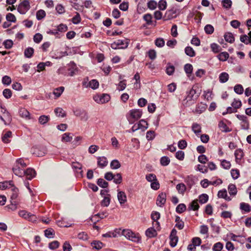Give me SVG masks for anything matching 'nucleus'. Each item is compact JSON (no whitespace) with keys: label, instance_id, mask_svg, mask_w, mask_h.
<instances>
[{"label":"nucleus","instance_id":"nucleus-45","mask_svg":"<svg viewBox=\"0 0 251 251\" xmlns=\"http://www.w3.org/2000/svg\"><path fill=\"white\" fill-rule=\"evenodd\" d=\"M232 107H234L236 109H237L241 107L242 105V102L240 100L234 99L231 103Z\"/></svg>","mask_w":251,"mask_h":251},{"label":"nucleus","instance_id":"nucleus-5","mask_svg":"<svg viewBox=\"0 0 251 251\" xmlns=\"http://www.w3.org/2000/svg\"><path fill=\"white\" fill-rule=\"evenodd\" d=\"M109 95L106 94H97L94 96V100L99 104H103L107 102L110 100Z\"/></svg>","mask_w":251,"mask_h":251},{"label":"nucleus","instance_id":"nucleus-4","mask_svg":"<svg viewBox=\"0 0 251 251\" xmlns=\"http://www.w3.org/2000/svg\"><path fill=\"white\" fill-rule=\"evenodd\" d=\"M131 235L134 234L133 232L129 229H123L122 228H117L113 231H110L102 235Z\"/></svg>","mask_w":251,"mask_h":251},{"label":"nucleus","instance_id":"nucleus-14","mask_svg":"<svg viewBox=\"0 0 251 251\" xmlns=\"http://www.w3.org/2000/svg\"><path fill=\"white\" fill-rule=\"evenodd\" d=\"M12 138V132L7 131L4 132L2 136V141L4 143H8L11 141Z\"/></svg>","mask_w":251,"mask_h":251},{"label":"nucleus","instance_id":"nucleus-12","mask_svg":"<svg viewBox=\"0 0 251 251\" xmlns=\"http://www.w3.org/2000/svg\"><path fill=\"white\" fill-rule=\"evenodd\" d=\"M166 201V195L165 193H161L159 194L156 200V204L159 206H162L165 204Z\"/></svg>","mask_w":251,"mask_h":251},{"label":"nucleus","instance_id":"nucleus-10","mask_svg":"<svg viewBox=\"0 0 251 251\" xmlns=\"http://www.w3.org/2000/svg\"><path fill=\"white\" fill-rule=\"evenodd\" d=\"M47 150L44 147H35L32 149L31 152L38 157L43 156L47 153Z\"/></svg>","mask_w":251,"mask_h":251},{"label":"nucleus","instance_id":"nucleus-25","mask_svg":"<svg viewBox=\"0 0 251 251\" xmlns=\"http://www.w3.org/2000/svg\"><path fill=\"white\" fill-rule=\"evenodd\" d=\"M193 66L190 64H186L185 65L184 70L188 77H190L193 72Z\"/></svg>","mask_w":251,"mask_h":251},{"label":"nucleus","instance_id":"nucleus-59","mask_svg":"<svg viewBox=\"0 0 251 251\" xmlns=\"http://www.w3.org/2000/svg\"><path fill=\"white\" fill-rule=\"evenodd\" d=\"M191 209L193 210H197L199 208V205L198 202V200L193 201L190 204V207Z\"/></svg>","mask_w":251,"mask_h":251},{"label":"nucleus","instance_id":"nucleus-51","mask_svg":"<svg viewBox=\"0 0 251 251\" xmlns=\"http://www.w3.org/2000/svg\"><path fill=\"white\" fill-rule=\"evenodd\" d=\"M76 15L72 18V21L74 24H78L81 21V17L79 14L77 12H75Z\"/></svg>","mask_w":251,"mask_h":251},{"label":"nucleus","instance_id":"nucleus-9","mask_svg":"<svg viewBox=\"0 0 251 251\" xmlns=\"http://www.w3.org/2000/svg\"><path fill=\"white\" fill-rule=\"evenodd\" d=\"M83 86L86 88H91L93 89H96L99 87V83L96 79H92L88 81V79H85L83 83Z\"/></svg>","mask_w":251,"mask_h":251},{"label":"nucleus","instance_id":"nucleus-16","mask_svg":"<svg viewBox=\"0 0 251 251\" xmlns=\"http://www.w3.org/2000/svg\"><path fill=\"white\" fill-rule=\"evenodd\" d=\"M218 197L220 198H223L227 201H230L231 200V198L227 196L226 189L220 190L218 193Z\"/></svg>","mask_w":251,"mask_h":251},{"label":"nucleus","instance_id":"nucleus-41","mask_svg":"<svg viewBox=\"0 0 251 251\" xmlns=\"http://www.w3.org/2000/svg\"><path fill=\"white\" fill-rule=\"evenodd\" d=\"M110 167L112 169H118L121 167V164L118 160H112L110 163Z\"/></svg>","mask_w":251,"mask_h":251},{"label":"nucleus","instance_id":"nucleus-40","mask_svg":"<svg viewBox=\"0 0 251 251\" xmlns=\"http://www.w3.org/2000/svg\"><path fill=\"white\" fill-rule=\"evenodd\" d=\"M185 53L190 57L195 56V52L191 47H187L185 49Z\"/></svg>","mask_w":251,"mask_h":251},{"label":"nucleus","instance_id":"nucleus-56","mask_svg":"<svg viewBox=\"0 0 251 251\" xmlns=\"http://www.w3.org/2000/svg\"><path fill=\"white\" fill-rule=\"evenodd\" d=\"M170 162V159L167 156H163L160 159V163L162 166H167L168 165Z\"/></svg>","mask_w":251,"mask_h":251},{"label":"nucleus","instance_id":"nucleus-38","mask_svg":"<svg viewBox=\"0 0 251 251\" xmlns=\"http://www.w3.org/2000/svg\"><path fill=\"white\" fill-rule=\"evenodd\" d=\"M60 243L57 241H53L49 244V248L51 250H54L58 248Z\"/></svg>","mask_w":251,"mask_h":251},{"label":"nucleus","instance_id":"nucleus-48","mask_svg":"<svg viewBox=\"0 0 251 251\" xmlns=\"http://www.w3.org/2000/svg\"><path fill=\"white\" fill-rule=\"evenodd\" d=\"M170 246L174 248L176 246L177 242H178V237L177 236H170Z\"/></svg>","mask_w":251,"mask_h":251},{"label":"nucleus","instance_id":"nucleus-21","mask_svg":"<svg viewBox=\"0 0 251 251\" xmlns=\"http://www.w3.org/2000/svg\"><path fill=\"white\" fill-rule=\"evenodd\" d=\"M228 191L229 194L231 196H235L237 193V190L235 185L233 184H230L228 186Z\"/></svg>","mask_w":251,"mask_h":251},{"label":"nucleus","instance_id":"nucleus-7","mask_svg":"<svg viewBox=\"0 0 251 251\" xmlns=\"http://www.w3.org/2000/svg\"><path fill=\"white\" fill-rule=\"evenodd\" d=\"M30 8L29 2L27 0H25L19 4L18 7V11L20 14H25L29 10Z\"/></svg>","mask_w":251,"mask_h":251},{"label":"nucleus","instance_id":"nucleus-57","mask_svg":"<svg viewBox=\"0 0 251 251\" xmlns=\"http://www.w3.org/2000/svg\"><path fill=\"white\" fill-rule=\"evenodd\" d=\"M128 240L135 243H139L141 241V236H125Z\"/></svg>","mask_w":251,"mask_h":251},{"label":"nucleus","instance_id":"nucleus-37","mask_svg":"<svg viewBox=\"0 0 251 251\" xmlns=\"http://www.w3.org/2000/svg\"><path fill=\"white\" fill-rule=\"evenodd\" d=\"M110 202V196L107 195L104 196L103 199L101 202V205L102 206H108L109 205Z\"/></svg>","mask_w":251,"mask_h":251},{"label":"nucleus","instance_id":"nucleus-55","mask_svg":"<svg viewBox=\"0 0 251 251\" xmlns=\"http://www.w3.org/2000/svg\"><path fill=\"white\" fill-rule=\"evenodd\" d=\"M155 45L159 48L163 47L165 45V41L163 38H157L155 40Z\"/></svg>","mask_w":251,"mask_h":251},{"label":"nucleus","instance_id":"nucleus-53","mask_svg":"<svg viewBox=\"0 0 251 251\" xmlns=\"http://www.w3.org/2000/svg\"><path fill=\"white\" fill-rule=\"evenodd\" d=\"M113 181L116 184H120L122 181V177L120 173H117L115 176H114Z\"/></svg>","mask_w":251,"mask_h":251},{"label":"nucleus","instance_id":"nucleus-1","mask_svg":"<svg viewBox=\"0 0 251 251\" xmlns=\"http://www.w3.org/2000/svg\"><path fill=\"white\" fill-rule=\"evenodd\" d=\"M19 165H21L22 168H25L27 166V163L23 158L17 159L12 168L13 172L15 175L19 177L26 176L28 179H31L35 177L36 173L33 169L28 168L25 171L23 169H20Z\"/></svg>","mask_w":251,"mask_h":251},{"label":"nucleus","instance_id":"nucleus-33","mask_svg":"<svg viewBox=\"0 0 251 251\" xmlns=\"http://www.w3.org/2000/svg\"><path fill=\"white\" fill-rule=\"evenodd\" d=\"M218 126L222 131L229 132L230 131L229 128L227 127L226 123L221 121L219 122Z\"/></svg>","mask_w":251,"mask_h":251},{"label":"nucleus","instance_id":"nucleus-62","mask_svg":"<svg viewBox=\"0 0 251 251\" xmlns=\"http://www.w3.org/2000/svg\"><path fill=\"white\" fill-rule=\"evenodd\" d=\"M155 132L153 131L150 130L147 131L146 134V138L148 140H152L155 137Z\"/></svg>","mask_w":251,"mask_h":251},{"label":"nucleus","instance_id":"nucleus-54","mask_svg":"<svg viewBox=\"0 0 251 251\" xmlns=\"http://www.w3.org/2000/svg\"><path fill=\"white\" fill-rule=\"evenodd\" d=\"M221 166L225 169H229L231 167V163L229 161L225 159L221 161Z\"/></svg>","mask_w":251,"mask_h":251},{"label":"nucleus","instance_id":"nucleus-42","mask_svg":"<svg viewBox=\"0 0 251 251\" xmlns=\"http://www.w3.org/2000/svg\"><path fill=\"white\" fill-rule=\"evenodd\" d=\"M97 184L99 186H100L102 188H105L107 187V186L108 185V182H107L105 180H104L102 178L98 179V181H97Z\"/></svg>","mask_w":251,"mask_h":251},{"label":"nucleus","instance_id":"nucleus-35","mask_svg":"<svg viewBox=\"0 0 251 251\" xmlns=\"http://www.w3.org/2000/svg\"><path fill=\"white\" fill-rule=\"evenodd\" d=\"M176 188L178 191V193L181 194H183L186 191V187L184 184L179 183L176 185Z\"/></svg>","mask_w":251,"mask_h":251},{"label":"nucleus","instance_id":"nucleus-36","mask_svg":"<svg viewBox=\"0 0 251 251\" xmlns=\"http://www.w3.org/2000/svg\"><path fill=\"white\" fill-rule=\"evenodd\" d=\"M11 190L12 191V194L11 196V199L13 201L16 200L18 197V189L15 187L14 185L12 186Z\"/></svg>","mask_w":251,"mask_h":251},{"label":"nucleus","instance_id":"nucleus-64","mask_svg":"<svg viewBox=\"0 0 251 251\" xmlns=\"http://www.w3.org/2000/svg\"><path fill=\"white\" fill-rule=\"evenodd\" d=\"M3 45L6 49H9L13 46V43L11 40H6L3 42Z\"/></svg>","mask_w":251,"mask_h":251},{"label":"nucleus","instance_id":"nucleus-17","mask_svg":"<svg viewBox=\"0 0 251 251\" xmlns=\"http://www.w3.org/2000/svg\"><path fill=\"white\" fill-rule=\"evenodd\" d=\"M192 130L198 136L201 132V126L200 124L194 123L192 125Z\"/></svg>","mask_w":251,"mask_h":251},{"label":"nucleus","instance_id":"nucleus-60","mask_svg":"<svg viewBox=\"0 0 251 251\" xmlns=\"http://www.w3.org/2000/svg\"><path fill=\"white\" fill-rule=\"evenodd\" d=\"M223 248V245L220 242H218L214 245L212 249L214 251H221Z\"/></svg>","mask_w":251,"mask_h":251},{"label":"nucleus","instance_id":"nucleus-44","mask_svg":"<svg viewBox=\"0 0 251 251\" xmlns=\"http://www.w3.org/2000/svg\"><path fill=\"white\" fill-rule=\"evenodd\" d=\"M46 16V12L43 10H39L36 12V18L38 20L43 19Z\"/></svg>","mask_w":251,"mask_h":251},{"label":"nucleus","instance_id":"nucleus-24","mask_svg":"<svg viewBox=\"0 0 251 251\" xmlns=\"http://www.w3.org/2000/svg\"><path fill=\"white\" fill-rule=\"evenodd\" d=\"M137 124L139 125L140 127L139 129H141L143 131H145L148 128V124L144 120H141Z\"/></svg>","mask_w":251,"mask_h":251},{"label":"nucleus","instance_id":"nucleus-11","mask_svg":"<svg viewBox=\"0 0 251 251\" xmlns=\"http://www.w3.org/2000/svg\"><path fill=\"white\" fill-rule=\"evenodd\" d=\"M234 155L235 157V161L236 163L239 165H242V159L244 155L243 150H242L240 149L235 150L234 152Z\"/></svg>","mask_w":251,"mask_h":251},{"label":"nucleus","instance_id":"nucleus-58","mask_svg":"<svg viewBox=\"0 0 251 251\" xmlns=\"http://www.w3.org/2000/svg\"><path fill=\"white\" fill-rule=\"evenodd\" d=\"M208 200V196L207 194H201L199 197V201L200 203L203 204L206 203Z\"/></svg>","mask_w":251,"mask_h":251},{"label":"nucleus","instance_id":"nucleus-52","mask_svg":"<svg viewBox=\"0 0 251 251\" xmlns=\"http://www.w3.org/2000/svg\"><path fill=\"white\" fill-rule=\"evenodd\" d=\"M126 80H121L118 84L117 89L119 91H123L126 88Z\"/></svg>","mask_w":251,"mask_h":251},{"label":"nucleus","instance_id":"nucleus-13","mask_svg":"<svg viewBox=\"0 0 251 251\" xmlns=\"http://www.w3.org/2000/svg\"><path fill=\"white\" fill-rule=\"evenodd\" d=\"M118 200L122 205L125 203L127 201V197L126 193L123 191H118L117 194Z\"/></svg>","mask_w":251,"mask_h":251},{"label":"nucleus","instance_id":"nucleus-63","mask_svg":"<svg viewBox=\"0 0 251 251\" xmlns=\"http://www.w3.org/2000/svg\"><path fill=\"white\" fill-rule=\"evenodd\" d=\"M146 178L147 181L152 182L154 180H156V176L153 174H149L146 175Z\"/></svg>","mask_w":251,"mask_h":251},{"label":"nucleus","instance_id":"nucleus-26","mask_svg":"<svg viewBox=\"0 0 251 251\" xmlns=\"http://www.w3.org/2000/svg\"><path fill=\"white\" fill-rule=\"evenodd\" d=\"M236 117L237 118L242 121L243 123H244L245 125H246V127H245V129H247L249 128V122L247 120V118L246 116L243 115H237Z\"/></svg>","mask_w":251,"mask_h":251},{"label":"nucleus","instance_id":"nucleus-19","mask_svg":"<svg viewBox=\"0 0 251 251\" xmlns=\"http://www.w3.org/2000/svg\"><path fill=\"white\" fill-rule=\"evenodd\" d=\"M70 68L68 69V75L72 76L75 74L77 69L75 64L74 62L70 63Z\"/></svg>","mask_w":251,"mask_h":251},{"label":"nucleus","instance_id":"nucleus-34","mask_svg":"<svg viewBox=\"0 0 251 251\" xmlns=\"http://www.w3.org/2000/svg\"><path fill=\"white\" fill-rule=\"evenodd\" d=\"M54 112L58 117H64L66 116L65 111L60 107H57L55 109Z\"/></svg>","mask_w":251,"mask_h":251},{"label":"nucleus","instance_id":"nucleus-8","mask_svg":"<svg viewBox=\"0 0 251 251\" xmlns=\"http://www.w3.org/2000/svg\"><path fill=\"white\" fill-rule=\"evenodd\" d=\"M19 215L20 217L32 222H34L36 221V216L35 215L27 212L25 210L20 211Z\"/></svg>","mask_w":251,"mask_h":251},{"label":"nucleus","instance_id":"nucleus-30","mask_svg":"<svg viewBox=\"0 0 251 251\" xmlns=\"http://www.w3.org/2000/svg\"><path fill=\"white\" fill-rule=\"evenodd\" d=\"M217 57L220 61H225L228 58L229 54L226 51H224L219 54Z\"/></svg>","mask_w":251,"mask_h":251},{"label":"nucleus","instance_id":"nucleus-31","mask_svg":"<svg viewBox=\"0 0 251 251\" xmlns=\"http://www.w3.org/2000/svg\"><path fill=\"white\" fill-rule=\"evenodd\" d=\"M50 119V116L46 115H42L38 119L39 123L41 125H45L47 123Z\"/></svg>","mask_w":251,"mask_h":251},{"label":"nucleus","instance_id":"nucleus-3","mask_svg":"<svg viewBox=\"0 0 251 251\" xmlns=\"http://www.w3.org/2000/svg\"><path fill=\"white\" fill-rule=\"evenodd\" d=\"M142 115V111L140 109H131L126 115L127 119L130 124H133L140 119Z\"/></svg>","mask_w":251,"mask_h":251},{"label":"nucleus","instance_id":"nucleus-49","mask_svg":"<svg viewBox=\"0 0 251 251\" xmlns=\"http://www.w3.org/2000/svg\"><path fill=\"white\" fill-rule=\"evenodd\" d=\"M34 52V50L32 48H28L25 50V55L27 58H30Z\"/></svg>","mask_w":251,"mask_h":251},{"label":"nucleus","instance_id":"nucleus-27","mask_svg":"<svg viewBox=\"0 0 251 251\" xmlns=\"http://www.w3.org/2000/svg\"><path fill=\"white\" fill-rule=\"evenodd\" d=\"M229 78V75L226 72L222 73L219 75V81L221 83L226 82Z\"/></svg>","mask_w":251,"mask_h":251},{"label":"nucleus","instance_id":"nucleus-28","mask_svg":"<svg viewBox=\"0 0 251 251\" xmlns=\"http://www.w3.org/2000/svg\"><path fill=\"white\" fill-rule=\"evenodd\" d=\"M240 208L242 211H244L246 212H250L251 210L250 205L247 203L241 202L240 204Z\"/></svg>","mask_w":251,"mask_h":251},{"label":"nucleus","instance_id":"nucleus-23","mask_svg":"<svg viewBox=\"0 0 251 251\" xmlns=\"http://www.w3.org/2000/svg\"><path fill=\"white\" fill-rule=\"evenodd\" d=\"M64 91V87L63 86H60L54 89L53 92V94L56 98H58L61 95Z\"/></svg>","mask_w":251,"mask_h":251},{"label":"nucleus","instance_id":"nucleus-47","mask_svg":"<svg viewBox=\"0 0 251 251\" xmlns=\"http://www.w3.org/2000/svg\"><path fill=\"white\" fill-rule=\"evenodd\" d=\"M210 47L212 51L215 53L219 52L221 50L220 46L216 43L211 44Z\"/></svg>","mask_w":251,"mask_h":251},{"label":"nucleus","instance_id":"nucleus-15","mask_svg":"<svg viewBox=\"0 0 251 251\" xmlns=\"http://www.w3.org/2000/svg\"><path fill=\"white\" fill-rule=\"evenodd\" d=\"M13 181H5L0 182V190H3L7 188H10L13 186Z\"/></svg>","mask_w":251,"mask_h":251},{"label":"nucleus","instance_id":"nucleus-46","mask_svg":"<svg viewBox=\"0 0 251 251\" xmlns=\"http://www.w3.org/2000/svg\"><path fill=\"white\" fill-rule=\"evenodd\" d=\"M18 204V202L17 201H13L11 202L10 204H9L6 206V207L12 210L15 211L17 209V205Z\"/></svg>","mask_w":251,"mask_h":251},{"label":"nucleus","instance_id":"nucleus-50","mask_svg":"<svg viewBox=\"0 0 251 251\" xmlns=\"http://www.w3.org/2000/svg\"><path fill=\"white\" fill-rule=\"evenodd\" d=\"M57 29L59 32H65L68 30V26L66 25L61 24L57 27Z\"/></svg>","mask_w":251,"mask_h":251},{"label":"nucleus","instance_id":"nucleus-20","mask_svg":"<svg viewBox=\"0 0 251 251\" xmlns=\"http://www.w3.org/2000/svg\"><path fill=\"white\" fill-rule=\"evenodd\" d=\"M117 45H118V46L119 47V48L120 49H125L127 48L128 45V42L125 40H118L116 41Z\"/></svg>","mask_w":251,"mask_h":251},{"label":"nucleus","instance_id":"nucleus-29","mask_svg":"<svg viewBox=\"0 0 251 251\" xmlns=\"http://www.w3.org/2000/svg\"><path fill=\"white\" fill-rule=\"evenodd\" d=\"M224 38L225 40L229 43H232L234 41V37L231 33L227 32L225 33Z\"/></svg>","mask_w":251,"mask_h":251},{"label":"nucleus","instance_id":"nucleus-43","mask_svg":"<svg viewBox=\"0 0 251 251\" xmlns=\"http://www.w3.org/2000/svg\"><path fill=\"white\" fill-rule=\"evenodd\" d=\"M234 92L237 94H242L244 92V88L241 84H237L234 87Z\"/></svg>","mask_w":251,"mask_h":251},{"label":"nucleus","instance_id":"nucleus-2","mask_svg":"<svg viewBox=\"0 0 251 251\" xmlns=\"http://www.w3.org/2000/svg\"><path fill=\"white\" fill-rule=\"evenodd\" d=\"M198 97L199 95L197 94L196 90L193 87L189 91L187 92V96L183 101V105L185 106L190 105L194 103Z\"/></svg>","mask_w":251,"mask_h":251},{"label":"nucleus","instance_id":"nucleus-61","mask_svg":"<svg viewBox=\"0 0 251 251\" xmlns=\"http://www.w3.org/2000/svg\"><path fill=\"white\" fill-rule=\"evenodd\" d=\"M186 210V206L184 204L181 203L178 204L176 208V211L177 213H181Z\"/></svg>","mask_w":251,"mask_h":251},{"label":"nucleus","instance_id":"nucleus-39","mask_svg":"<svg viewBox=\"0 0 251 251\" xmlns=\"http://www.w3.org/2000/svg\"><path fill=\"white\" fill-rule=\"evenodd\" d=\"M91 245L93 248L97 250L101 249L103 247V243L99 241H94L91 243Z\"/></svg>","mask_w":251,"mask_h":251},{"label":"nucleus","instance_id":"nucleus-18","mask_svg":"<svg viewBox=\"0 0 251 251\" xmlns=\"http://www.w3.org/2000/svg\"><path fill=\"white\" fill-rule=\"evenodd\" d=\"M108 164L107 158L105 157H99L98 158V166L102 168L105 167Z\"/></svg>","mask_w":251,"mask_h":251},{"label":"nucleus","instance_id":"nucleus-22","mask_svg":"<svg viewBox=\"0 0 251 251\" xmlns=\"http://www.w3.org/2000/svg\"><path fill=\"white\" fill-rule=\"evenodd\" d=\"M73 139V137L70 133H64L61 138V141L63 142H70Z\"/></svg>","mask_w":251,"mask_h":251},{"label":"nucleus","instance_id":"nucleus-6","mask_svg":"<svg viewBox=\"0 0 251 251\" xmlns=\"http://www.w3.org/2000/svg\"><path fill=\"white\" fill-rule=\"evenodd\" d=\"M19 114L21 117L25 119L26 120H32L33 122L36 121V118L31 115L29 112L24 107H21L19 110Z\"/></svg>","mask_w":251,"mask_h":251},{"label":"nucleus","instance_id":"nucleus-32","mask_svg":"<svg viewBox=\"0 0 251 251\" xmlns=\"http://www.w3.org/2000/svg\"><path fill=\"white\" fill-rule=\"evenodd\" d=\"M185 182L189 187L191 188L195 183L194 177L192 176H187L185 179Z\"/></svg>","mask_w":251,"mask_h":251}]
</instances>
